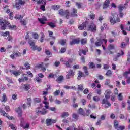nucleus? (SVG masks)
<instances>
[{
  "label": "nucleus",
  "mask_w": 130,
  "mask_h": 130,
  "mask_svg": "<svg viewBox=\"0 0 130 130\" xmlns=\"http://www.w3.org/2000/svg\"><path fill=\"white\" fill-rule=\"evenodd\" d=\"M109 19L111 25H114V24L120 22L118 16L115 13H111V16L109 17Z\"/></svg>",
  "instance_id": "obj_1"
},
{
  "label": "nucleus",
  "mask_w": 130,
  "mask_h": 130,
  "mask_svg": "<svg viewBox=\"0 0 130 130\" xmlns=\"http://www.w3.org/2000/svg\"><path fill=\"white\" fill-rule=\"evenodd\" d=\"M59 15H60V16H63L64 15H66V19H67V20H68L69 19H70V18L69 17L70 16V11H69L68 10H67L65 12L63 11V9H60L59 10Z\"/></svg>",
  "instance_id": "obj_2"
},
{
  "label": "nucleus",
  "mask_w": 130,
  "mask_h": 130,
  "mask_svg": "<svg viewBox=\"0 0 130 130\" xmlns=\"http://www.w3.org/2000/svg\"><path fill=\"white\" fill-rule=\"evenodd\" d=\"M37 4L38 5H40V4H42L40 9L42 10V11H45V5H46V0H38L37 1Z\"/></svg>",
  "instance_id": "obj_3"
},
{
  "label": "nucleus",
  "mask_w": 130,
  "mask_h": 130,
  "mask_svg": "<svg viewBox=\"0 0 130 130\" xmlns=\"http://www.w3.org/2000/svg\"><path fill=\"white\" fill-rule=\"evenodd\" d=\"M36 112L38 114H41L42 115H44L47 113L46 110L42 108H37L36 109Z\"/></svg>",
  "instance_id": "obj_4"
},
{
  "label": "nucleus",
  "mask_w": 130,
  "mask_h": 130,
  "mask_svg": "<svg viewBox=\"0 0 130 130\" xmlns=\"http://www.w3.org/2000/svg\"><path fill=\"white\" fill-rule=\"evenodd\" d=\"M108 98H104L102 100V104H105V108H108L109 106H111L110 102H108Z\"/></svg>",
  "instance_id": "obj_5"
},
{
  "label": "nucleus",
  "mask_w": 130,
  "mask_h": 130,
  "mask_svg": "<svg viewBox=\"0 0 130 130\" xmlns=\"http://www.w3.org/2000/svg\"><path fill=\"white\" fill-rule=\"evenodd\" d=\"M88 31H91L93 33L96 32V25L95 24H91L90 25L88 26Z\"/></svg>",
  "instance_id": "obj_6"
},
{
  "label": "nucleus",
  "mask_w": 130,
  "mask_h": 130,
  "mask_svg": "<svg viewBox=\"0 0 130 130\" xmlns=\"http://www.w3.org/2000/svg\"><path fill=\"white\" fill-rule=\"evenodd\" d=\"M28 44L30 46L32 47L33 50H36V46H35V42L33 40L29 39L28 41Z\"/></svg>",
  "instance_id": "obj_7"
},
{
  "label": "nucleus",
  "mask_w": 130,
  "mask_h": 130,
  "mask_svg": "<svg viewBox=\"0 0 130 130\" xmlns=\"http://www.w3.org/2000/svg\"><path fill=\"white\" fill-rule=\"evenodd\" d=\"M0 27L2 30H6L7 26H6V22H3V18L0 17Z\"/></svg>",
  "instance_id": "obj_8"
},
{
  "label": "nucleus",
  "mask_w": 130,
  "mask_h": 130,
  "mask_svg": "<svg viewBox=\"0 0 130 130\" xmlns=\"http://www.w3.org/2000/svg\"><path fill=\"white\" fill-rule=\"evenodd\" d=\"M1 112L3 116H6V117H7V118H8V119H10V120H12V119H13V116H9V115H8V113H6L5 111L1 110Z\"/></svg>",
  "instance_id": "obj_9"
},
{
  "label": "nucleus",
  "mask_w": 130,
  "mask_h": 130,
  "mask_svg": "<svg viewBox=\"0 0 130 130\" xmlns=\"http://www.w3.org/2000/svg\"><path fill=\"white\" fill-rule=\"evenodd\" d=\"M6 26H8L9 29H10V30H15V28L17 27V26L13 25H11L10 24L9 21H6Z\"/></svg>",
  "instance_id": "obj_10"
},
{
  "label": "nucleus",
  "mask_w": 130,
  "mask_h": 130,
  "mask_svg": "<svg viewBox=\"0 0 130 130\" xmlns=\"http://www.w3.org/2000/svg\"><path fill=\"white\" fill-rule=\"evenodd\" d=\"M80 43V40L78 39H75L70 42V45H74L75 44H79Z\"/></svg>",
  "instance_id": "obj_11"
},
{
  "label": "nucleus",
  "mask_w": 130,
  "mask_h": 130,
  "mask_svg": "<svg viewBox=\"0 0 130 130\" xmlns=\"http://www.w3.org/2000/svg\"><path fill=\"white\" fill-rule=\"evenodd\" d=\"M86 22H83L82 24H80L78 26V29L79 30H85L86 29Z\"/></svg>",
  "instance_id": "obj_12"
},
{
  "label": "nucleus",
  "mask_w": 130,
  "mask_h": 130,
  "mask_svg": "<svg viewBox=\"0 0 130 130\" xmlns=\"http://www.w3.org/2000/svg\"><path fill=\"white\" fill-rule=\"evenodd\" d=\"M110 94H111V91L110 89L107 90L105 92V97L109 99L110 98Z\"/></svg>",
  "instance_id": "obj_13"
},
{
  "label": "nucleus",
  "mask_w": 130,
  "mask_h": 130,
  "mask_svg": "<svg viewBox=\"0 0 130 130\" xmlns=\"http://www.w3.org/2000/svg\"><path fill=\"white\" fill-rule=\"evenodd\" d=\"M38 20L41 24L44 25V24H45V22L47 21V19L45 17H43L42 18H38Z\"/></svg>",
  "instance_id": "obj_14"
},
{
  "label": "nucleus",
  "mask_w": 130,
  "mask_h": 130,
  "mask_svg": "<svg viewBox=\"0 0 130 130\" xmlns=\"http://www.w3.org/2000/svg\"><path fill=\"white\" fill-rule=\"evenodd\" d=\"M23 87L24 90H25L26 91H29V90L31 89V85H30L29 84H24L23 86Z\"/></svg>",
  "instance_id": "obj_15"
},
{
  "label": "nucleus",
  "mask_w": 130,
  "mask_h": 130,
  "mask_svg": "<svg viewBox=\"0 0 130 130\" xmlns=\"http://www.w3.org/2000/svg\"><path fill=\"white\" fill-rule=\"evenodd\" d=\"M16 112H18L19 117H22V109L20 107H18V108H16Z\"/></svg>",
  "instance_id": "obj_16"
},
{
  "label": "nucleus",
  "mask_w": 130,
  "mask_h": 130,
  "mask_svg": "<svg viewBox=\"0 0 130 130\" xmlns=\"http://www.w3.org/2000/svg\"><path fill=\"white\" fill-rule=\"evenodd\" d=\"M10 72L13 74V75H14L16 77L17 76H19V75H21V71H13L10 70Z\"/></svg>",
  "instance_id": "obj_17"
},
{
  "label": "nucleus",
  "mask_w": 130,
  "mask_h": 130,
  "mask_svg": "<svg viewBox=\"0 0 130 130\" xmlns=\"http://www.w3.org/2000/svg\"><path fill=\"white\" fill-rule=\"evenodd\" d=\"M109 0H106L103 4V9H107L109 7Z\"/></svg>",
  "instance_id": "obj_18"
},
{
  "label": "nucleus",
  "mask_w": 130,
  "mask_h": 130,
  "mask_svg": "<svg viewBox=\"0 0 130 130\" xmlns=\"http://www.w3.org/2000/svg\"><path fill=\"white\" fill-rule=\"evenodd\" d=\"M12 53L13 54H14V56H16V57H19L22 55V54L19 51H13Z\"/></svg>",
  "instance_id": "obj_19"
},
{
  "label": "nucleus",
  "mask_w": 130,
  "mask_h": 130,
  "mask_svg": "<svg viewBox=\"0 0 130 130\" xmlns=\"http://www.w3.org/2000/svg\"><path fill=\"white\" fill-rule=\"evenodd\" d=\"M56 81L59 83H62V81H63V76L61 75L59 77H58Z\"/></svg>",
  "instance_id": "obj_20"
},
{
  "label": "nucleus",
  "mask_w": 130,
  "mask_h": 130,
  "mask_svg": "<svg viewBox=\"0 0 130 130\" xmlns=\"http://www.w3.org/2000/svg\"><path fill=\"white\" fill-rule=\"evenodd\" d=\"M70 62H71V60H69L68 61H66L64 63V64H65L68 69H71V68H72V65L70 64Z\"/></svg>",
  "instance_id": "obj_21"
},
{
  "label": "nucleus",
  "mask_w": 130,
  "mask_h": 130,
  "mask_svg": "<svg viewBox=\"0 0 130 130\" xmlns=\"http://www.w3.org/2000/svg\"><path fill=\"white\" fill-rule=\"evenodd\" d=\"M69 115H70V113H69V112H63L62 114H61V117L62 118H64V117H68V116H69Z\"/></svg>",
  "instance_id": "obj_22"
},
{
  "label": "nucleus",
  "mask_w": 130,
  "mask_h": 130,
  "mask_svg": "<svg viewBox=\"0 0 130 130\" xmlns=\"http://www.w3.org/2000/svg\"><path fill=\"white\" fill-rule=\"evenodd\" d=\"M82 53L84 54V55H86L87 54V52L86 51L83 50V49H80L79 51V55L81 56L82 55Z\"/></svg>",
  "instance_id": "obj_23"
},
{
  "label": "nucleus",
  "mask_w": 130,
  "mask_h": 130,
  "mask_svg": "<svg viewBox=\"0 0 130 130\" xmlns=\"http://www.w3.org/2000/svg\"><path fill=\"white\" fill-rule=\"evenodd\" d=\"M78 113L79 114H81V115H84L85 114V112H84V110L82 108L79 109V110H78Z\"/></svg>",
  "instance_id": "obj_24"
},
{
  "label": "nucleus",
  "mask_w": 130,
  "mask_h": 130,
  "mask_svg": "<svg viewBox=\"0 0 130 130\" xmlns=\"http://www.w3.org/2000/svg\"><path fill=\"white\" fill-rule=\"evenodd\" d=\"M71 16L72 17H77V9L75 8L73 9V11L72 13H71Z\"/></svg>",
  "instance_id": "obj_25"
},
{
  "label": "nucleus",
  "mask_w": 130,
  "mask_h": 130,
  "mask_svg": "<svg viewBox=\"0 0 130 130\" xmlns=\"http://www.w3.org/2000/svg\"><path fill=\"white\" fill-rule=\"evenodd\" d=\"M119 12H122L123 11V9H124V5L123 4H121L119 6H118Z\"/></svg>",
  "instance_id": "obj_26"
},
{
  "label": "nucleus",
  "mask_w": 130,
  "mask_h": 130,
  "mask_svg": "<svg viewBox=\"0 0 130 130\" xmlns=\"http://www.w3.org/2000/svg\"><path fill=\"white\" fill-rule=\"evenodd\" d=\"M46 123L48 126H49V125H51V124H52V122L51 121V119H47L46 120Z\"/></svg>",
  "instance_id": "obj_27"
},
{
  "label": "nucleus",
  "mask_w": 130,
  "mask_h": 130,
  "mask_svg": "<svg viewBox=\"0 0 130 130\" xmlns=\"http://www.w3.org/2000/svg\"><path fill=\"white\" fill-rule=\"evenodd\" d=\"M87 41H88V40H87V38L82 39L81 40V45H85V44H86Z\"/></svg>",
  "instance_id": "obj_28"
},
{
  "label": "nucleus",
  "mask_w": 130,
  "mask_h": 130,
  "mask_svg": "<svg viewBox=\"0 0 130 130\" xmlns=\"http://www.w3.org/2000/svg\"><path fill=\"white\" fill-rule=\"evenodd\" d=\"M52 8L53 9V10H54L55 11H57V10H58V9H60V5H53L52 6Z\"/></svg>",
  "instance_id": "obj_29"
},
{
  "label": "nucleus",
  "mask_w": 130,
  "mask_h": 130,
  "mask_svg": "<svg viewBox=\"0 0 130 130\" xmlns=\"http://www.w3.org/2000/svg\"><path fill=\"white\" fill-rule=\"evenodd\" d=\"M8 100V99L7 98V96H6L5 94H3V96L2 99L1 100V102H6Z\"/></svg>",
  "instance_id": "obj_30"
},
{
  "label": "nucleus",
  "mask_w": 130,
  "mask_h": 130,
  "mask_svg": "<svg viewBox=\"0 0 130 130\" xmlns=\"http://www.w3.org/2000/svg\"><path fill=\"white\" fill-rule=\"evenodd\" d=\"M38 68L39 69H41V70H42V71L44 73V72H45V71H46V69L43 67V65L42 64H40L38 66Z\"/></svg>",
  "instance_id": "obj_31"
},
{
  "label": "nucleus",
  "mask_w": 130,
  "mask_h": 130,
  "mask_svg": "<svg viewBox=\"0 0 130 130\" xmlns=\"http://www.w3.org/2000/svg\"><path fill=\"white\" fill-rule=\"evenodd\" d=\"M24 67L26 68V70H30L31 69V67L30 66V64L28 62H26L24 64Z\"/></svg>",
  "instance_id": "obj_32"
},
{
  "label": "nucleus",
  "mask_w": 130,
  "mask_h": 130,
  "mask_svg": "<svg viewBox=\"0 0 130 130\" xmlns=\"http://www.w3.org/2000/svg\"><path fill=\"white\" fill-rule=\"evenodd\" d=\"M115 47L113 44H110L109 46L108 47V50H112L113 49H115Z\"/></svg>",
  "instance_id": "obj_33"
},
{
  "label": "nucleus",
  "mask_w": 130,
  "mask_h": 130,
  "mask_svg": "<svg viewBox=\"0 0 130 130\" xmlns=\"http://www.w3.org/2000/svg\"><path fill=\"white\" fill-rule=\"evenodd\" d=\"M17 2L19 4V5H21V6H24L25 4H26V1H23V0H16Z\"/></svg>",
  "instance_id": "obj_34"
},
{
  "label": "nucleus",
  "mask_w": 130,
  "mask_h": 130,
  "mask_svg": "<svg viewBox=\"0 0 130 130\" xmlns=\"http://www.w3.org/2000/svg\"><path fill=\"white\" fill-rule=\"evenodd\" d=\"M83 70L86 76H89V72H88V68H87V66H84L83 67Z\"/></svg>",
  "instance_id": "obj_35"
},
{
  "label": "nucleus",
  "mask_w": 130,
  "mask_h": 130,
  "mask_svg": "<svg viewBox=\"0 0 130 130\" xmlns=\"http://www.w3.org/2000/svg\"><path fill=\"white\" fill-rule=\"evenodd\" d=\"M15 3L16 8L17 10H20V9H21V5H20V4L18 3V1H17V0H16Z\"/></svg>",
  "instance_id": "obj_36"
},
{
  "label": "nucleus",
  "mask_w": 130,
  "mask_h": 130,
  "mask_svg": "<svg viewBox=\"0 0 130 130\" xmlns=\"http://www.w3.org/2000/svg\"><path fill=\"white\" fill-rule=\"evenodd\" d=\"M59 43L61 45H66V43H67V40H63V39L60 40L59 41Z\"/></svg>",
  "instance_id": "obj_37"
},
{
  "label": "nucleus",
  "mask_w": 130,
  "mask_h": 130,
  "mask_svg": "<svg viewBox=\"0 0 130 130\" xmlns=\"http://www.w3.org/2000/svg\"><path fill=\"white\" fill-rule=\"evenodd\" d=\"M9 6L8 5H6L4 7V11H5L6 13L7 14H9L10 13V9H8Z\"/></svg>",
  "instance_id": "obj_38"
},
{
  "label": "nucleus",
  "mask_w": 130,
  "mask_h": 130,
  "mask_svg": "<svg viewBox=\"0 0 130 130\" xmlns=\"http://www.w3.org/2000/svg\"><path fill=\"white\" fill-rule=\"evenodd\" d=\"M44 104H45V107L46 109H49V103L47 102H43Z\"/></svg>",
  "instance_id": "obj_39"
},
{
  "label": "nucleus",
  "mask_w": 130,
  "mask_h": 130,
  "mask_svg": "<svg viewBox=\"0 0 130 130\" xmlns=\"http://www.w3.org/2000/svg\"><path fill=\"white\" fill-rule=\"evenodd\" d=\"M93 100L95 101V102H98V101H100V98L98 96H95L93 98Z\"/></svg>",
  "instance_id": "obj_40"
},
{
  "label": "nucleus",
  "mask_w": 130,
  "mask_h": 130,
  "mask_svg": "<svg viewBox=\"0 0 130 130\" xmlns=\"http://www.w3.org/2000/svg\"><path fill=\"white\" fill-rule=\"evenodd\" d=\"M96 68V66L94 62H91L89 64V69H95Z\"/></svg>",
  "instance_id": "obj_41"
},
{
  "label": "nucleus",
  "mask_w": 130,
  "mask_h": 130,
  "mask_svg": "<svg viewBox=\"0 0 130 130\" xmlns=\"http://www.w3.org/2000/svg\"><path fill=\"white\" fill-rule=\"evenodd\" d=\"M83 75V72H81V71H79L78 73V76L77 77V79L80 81V80H81V78H82V75Z\"/></svg>",
  "instance_id": "obj_42"
},
{
  "label": "nucleus",
  "mask_w": 130,
  "mask_h": 130,
  "mask_svg": "<svg viewBox=\"0 0 130 130\" xmlns=\"http://www.w3.org/2000/svg\"><path fill=\"white\" fill-rule=\"evenodd\" d=\"M117 130H124L125 129V126H119L116 128Z\"/></svg>",
  "instance_id": "obj_43"
},
{
  "label": "nucleus",
  "mask_w": 130,
  "mask_h": 130,
  "mask_svg": "<svg viewBox=\"0 0 130 130\" xmlns=\"http://www.w3.org/2000/svg\"><path fill=\"white\" fill-rule=\"evenodd\" d=\"M128 74H130V68L128 69V71H126L124 74H123V76L125 78H127V75H128Z\"/></svg>",
  "instance_id": "obj_44"
},
{
  "label": "nucleus",
  "mask_w": 130,
  "mask_h": 130,
  "mask_svg": "<svg viewBox=\"0 0 130 130\" xmlns=\"http://www.w3.org/2000/svg\"><path fill=\"white\" fill-rule=\"evenodd\" d=\"M114 126L115 129L116 128H117L118 126H119V125H118V122L117 120L114 121Z\"/></svg>",
  "instance_id": "obj_45"
},
{
  "label": "nucleus",
  "mask_w": 130,
  "mask_h": 130,
  "mask_svg": "<svg viewBox=\"0 0 130 130\" xmlns=\"http://www.w3.org/2000/svg\"><path fill=\"white\" fill-rule=\"evenodd\" d=\"M68 74H69V75L70 76H72V77H73V76H74L75 75V73L74 72V71L72 70H69L68 71Z\"/></svg>",
  "instance_id": "obj_46"
},
{
  "label": "nucleus",
  "mask_w": 130,
  "mask_h": 130,
  "mask_svg": "<svg viewBox=\"0 0 130 130\" xmlns=\"http://www.w3.org/2000/svg\"><path fill=\"white\" fill-rule=\"evenodd\" d=\"M78 90L79 91H83L84 90V86L83 85H78Z\"/></svg>",
  "instance_id": "obj_47"
},
{
  "label": "nucleus",
  "mask_w": 130,
  "mask_h": 130,
  "mask_svg": "<svg viewBox=\"0 0 130 130\" xmlns=\"http://www.w3.org/2000/svg\"><path fill=\"white\" fill-rule=\"evenodd\" d=\"M49 26H50V27H51V28H55V27H56V25H54V23H52V22H49L48 23Z\"/></svg>",
  "instance_id": "obj_48"
},
{
  "label": "nucleus",
  "mask_w": 130,
  "mask_h": 130,
  "mask_svg": "<svg viewBox=\"0 0 130 130\" xmlns=\"http://www.w3.org/2000/svg\"><path fill=\"white\" fill-rule=\"evenodd\" d=\"M72 117L73 118H74V119H78V118H79V115H78V114L76 113H73L72 114Z\"/></svg>",
  "instance_id": "obj_49"
},
{
  "label": "nucleus",
  "mask_w": 130,
  "mask_h": 130,
  "mask_svg": "<svg viewBox=\"0 0 130 130\" xmlns=\"http://www.w3.org/2000/svg\"><path fill=\"white\" fill-rule=\"evenodd\" d=\"M106 76H108V77H110L111 75H112V71L111 70H108L106 74Z\"/></svg>",
  "instance_id": "obj_50"
},
{
  "label": "nucleus",
  "mask_w": 130,
  "mask_h": 130,
  "mask_svg": "<svg viewBox=\"0 0 130 130\" xmlns=\"http://www.w3.org/2000/svg\"><path fill=\"white\" fill-rule=\"evenodd\" d=\"M32 36L34 39H38L39 38V36L37 33L33 34Z\"/></svg>",
  "instance_id": "obj_51"
},
{
  "label": "nucleus",
  "mask_w": 130,
  "mask_h": 130,
  "mask_svg": "<svg viewBox=\"0 0 130 130\" xmlns=\"http://www.w3.org/2000/svg\"><path fill=\"white\" fill-rule=\"evenodd\" d=\"M45 37V36H44V34H42L41 38L40 39V42L42 43L43 41H44V38Z\"/></svg>",
  "instance_id": "obj_52"
},
{
  "label": "nucleus",
  "mask_w": 130,
  "mask_h": 130,
  "mask_svg": "<svg viewBox=\"0 0 130 130\" xmlns=\"http://www.w3.org/2000/svg\"><path fill=\"white\" fill-rule=\"evenodd\" d=\"M60 92V91H59V90H57L53 93V94L54 95V96H58Z\"/></svg>",
  "instance_id": "obj_53"
},
{
  "label": "nucleus",
  "mask_w": 130,
  "mask_h": 130,
  "mask_svg": "<svg viewBox=\"0 0 130 130\" xmlns=\"http://www.w3.org/2000/svg\"><path fill=\"white\" fill-rule=\"evenodd\" d=\"M127 45V44L124 42H122L121 44V48H125V46Z\"/></svg>",
  "instance_id": "obj_54"
},
{
  "label": "nucleus",
  "mask_w": 130,
  "mask_h": 130,
  "mask_svg": "<svg viewBox=\"0 0 130 130\" xmlns=\"http://www.w3.org/2000/svg\"><path fill=\"white\" fill-rule=\"evenodd\" d=\"M76 5L78 7V9H81L82 7V3L76 2Z\"/></svg>",
  "instance_id": "obj_55"
},
{
  "label": "nucleus",
  "mask_w": 130,
  "mask_h": 130,
  "mask_svg": "<svg viewBox=\"0 0 130 130\" xmlns=\"http://www.w3.org/2000/svg\"><path fill=\"white\" fill-rule=\"evenodd\" d=\"M35 81H37V82H38V83H41L42 80L39 77H37V78H35Z\"/></svg>",
  "instance_id": "obj_56"
},
{
  "label": "nucleus",
  "mask_w": 130,
  "mask_h": 130,
  "mask_svg": "<svg viewBox=\"0 0 130 130\" xmlns=\"http://www.w3.org/2000/svg\"><path fill=\"white\" fill-rule=\"evenodd\" d=\"M89 17L90 19H92V20H94V19H95V14H94V13H91Z\"/></svg>",
  "instance_id": "obj_57"
},
{
  "label": "nucleus",
  "mask_w": 130,
  "mask_h": 130,
  "mask_svg": "<svg viewBox=\"0 0 130 130\" xmlns=\"http://www.w3.org/2000/svg\"><path fill=\"white\" fill-rule=\"evenodd\" d=\"M66 52V48H61L60 51V53H64Z\"/></svg>",
  "instance_id": "obj_58"
},
{
  "label": "nucleus",
  "mask_w": 130,
  "mask_h": 130,
  "mask_svg": "<svg viewBox=\"0 0 130 130\" xmlns=\"http://www.w3.org/2000/svg\"><path fill=\"white\" fill-rule=\"evenodd\" d=\"M35 102H37V103H39L40 102H41V99L39 98H36L35 99Z\"/></svg>",
  "instance_id": "obj_59"
},
{
  "label": "nucleus",
  "mask_w": 130,
  "mask_h": 130,
  "mask_svg": "<svg viewBox=\"0 0 130 130\" xmlns=\"http://www.w3.org/2000/svg\"><path fill=\"white\" fill-rule=\"evenodd\" d=\"M81 101L83 104V105H85L87 102V101H86V100L82 99L81 100Z\"/></svg>",
  "instance_id": "obj_60"
},
{
  "label": "nucleus",
  "mask_w": 130,
  "mask_h": 130,
  "mask_svg": "<svg viewBox=\"0 0 130 130\" xmlns=\"http://www.w3.org/2000/svg\"><path fill=\"white\" fill-rule=\"evenodd\" d=\"M10 127H11V129H13V130H16L17 129V127H16L15 126V125H11Z\"/></svg>",
  "instance_id": "obj_61"
},
{
  "label": "nucleus",
  "mask_w": 130,
  "mask_h": 130,
  "mask_svg": "<svg viewBox=\"0 0 130 130\" xmlns=\"http://www.w3.org/2000/svg\"><path fill=\"white\" fill-rule=\"evenodd\" d=\"M5 110H6L7 112H9V111H10L11 109L10 108V107L6 106L5 107Z\"/></svg>",
  "instance_id": "obj_62"
},
{
  "label": "nucleus",
  "mask_w": 130,
  "mask_h": 130,
  "mask_svg": "<svg viewBox=\"0 0 130 130\" xmlns=\"http://www.w3.org/2000/svg\"><path fill=\"white\" fill-rule=\"evenodd\" d=\"M83 93H84V94H85V95H87V94H88V93H89V89H88L87 88L85 89L83 91Z\"/></svg>",
  "instance_id": "obj_63"
},
{
  "label": "nucleus",
  "mask_w": 130,
  "mask_h": 130,
  "mask_svg": "<svg viewBox=\"0 0 130 130\" xmlns=\"http://www.w3.org/2000/svg\"><path fill=\"white\" fill-rule=\"evenodd\" d=\"M127 61L128 62H129V61H130V52H129L128 53V55H127Z\"/></svg>",
  "instance_id": "obj_64"
}]
</instances>
